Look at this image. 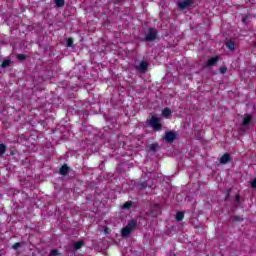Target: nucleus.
<instances>
[{
	"label": "nucleus",
	"mask_w": 256,
	"mask_h": 256,
	"mask_svg": "<svg viewBox=\"0 0 256 256\" xmlns=\"http://www.w3.org/2000/svg\"><path fill=\"white\" fill-rule=\"evenodd\" d=\"M175 139H177V132L173 130L166 131L163 136V140L166 141V143H173Z\"/></svg>",
	"instance_id": "nucleus-4"
},
{
	"label": "nucleus",
	"mask_w": 256,
	"mask_h": 256,
	"mask_svg": "<svg viewBox=\"0 0 256 256\" xmlns=\"http://www.w3.org/2000/svg\"><path fill=\"white\" fill-rule=\"evenodd\" d=\"M253 123V115L251 114H244V118L242 120V126H244L246 129H249V125Z\"/></svg>",
	"instance_id": "nucleus-5"
},
{
	"label": "nucleus",
	"mask_w": 256,
	"mask_h": 256,
	"mask_svg": "<svg viewBox=\"0 0 256 256\" xmlns=\"http://www.w3.org/2000/svg\"><path fill=\"white\" fill-rule=\"evenodd\" d=\"M159 39V31H157L154 27L148 28L145 32L144 37L141 38L142 43H153Z\"/></svg>",
	"instance_id": "nucleus-1"
},
{
	"label": "nucleus",
	"mask_w": 256,
	"mask_h": 256,
	"mask_svg": "<svg viewBox=\"0 0 256 256\" xmlns=\"http://www.w3.org/2000/svg\"><path fill=\"white\" fill-rule=\"evenodd\" d=\"M191 5H193V0H184L178 3V7L181 10L187 9V7H191Z\"/></svg>",
	"instance_id": "nucleus-8"
},
{
	"label": "nucleus",
	"mask_w": 256,
	"mask_h": 256,
	"mask_svg": "<svg viewBox=\"0 0 256 256\" xmlns=\"http://www.w3.org/2000/svg\"><path fill=\"white\" fill-rule=\"evenodd\" d=\"M7 152V145H5L4 143L0 144V157H3V155H5V153Z\"/></svg>",
	"instance_id": "nucleus-16"
},
{
	"label": "nucleus",
	"mask_w": 256,
	"mask_h": 256,
	"mask_svg": "<svg viewBox=\"0 0 256 256\" xmlns=\"http://www.w3.org/2000/svg\"><path fill=\"white\" fill-rule=\"evenodd\" d=\"M148 185L149 184L147 183V181H143V180H140V182L138 183L139 189H147Z\"/></svg>",
	"instance_id": "nucleus-19"
},
{
	"label": "nucleus",
	"mask_w": 256,
	"mask_h": 256,
	"mask_svg": "<svg viewBox=\"0 0 256 256\" xmlns=\"http://www.w3.org/2000/svg\"><path fill=\"white\" fill-rule=\"evenodd\" d=\"M54 3L58 8L65 7V0H54Z\"/></svg>",
	"instance_id": "nucleus-18"
},
{
	"label": "nucleus",
	"mask_w": 256,
	"mask_h": 256,
	"mask_svg": "<svg viewBox=\"0 0 256 256\" xmlns=\"http://www.w3.org/2000/svg\"><path fill=\"white\" fill-rule=\"evenodd\" d=\"M219 73H221L222 75H225V73H227V68H226V66L220 67Z\"/></svg>",
	"instance_id": "nucleus-23"
},
{
	"label": "nucleus",
	"mask_w": 256,
	"mask_h": 256,
	"mask_svg": "<svg viewBox=\"0 0 256 256\" xmlns=\"http://www.w3.org/2000/svg\"><path fill=\"white\" fill-rule=\"evenodd\" d=\"M234 201H235L236 203H239V202L241 201V196H240L239 194H237V195L235 196V198H234Z\"/></svg>",
	"instance_id": "nucleus-27"
},
{
	"label": "nucleus",
	"mask_w": 256,
	"mask_h": 256,
	"mask_svg": "<svg viewBox=\"0 0 256 256\" xmlns=\"http://www.w3.org/2000/svg\"><path fill=\"white\" fill-rule=\"evenodd\" d=\"M84 242L83 240L77 241L74 243V249L75 251H79V249H81V247H83Z\"/></svg>",
	"instance_id": "nucleus-17"
},
{
	"label": "nucleus",
	"mask_w": 256,
	"mask_h": 256,
	"mask_svg": "<svg viewBox=\"0 0 256 256\" xmlns=\"http://www.w3.org/2000/svg\"><path fill=\"white\" fill-rule=\"evenodd\" d=\"M11 155H13V152H11Z\"/></svg>",
	"instance_id": "nucleus-31"
},
{
	"label": "nucleus",
	"mask_w": 256,
	"mask_h": 256,
	"mask_svg": "<svg viewBox=\"0 0 256 256\" xmlns=\"http://www.w3.org/2000/svg\"><path fill=\"white\" fill-rule=\"evenodd\" d=\"M59 255V251L57 249H53L50 251V256H57Z\"/></svg>",
	"instance_id": "nucleus-24"
},
{
	"label": "nucleus",
	"mask_w": 256,
	"mask_h": 256,
	"mask_svg": "<svg viewBox=\"0 0 256 256\" xmlns=\"http://www.w3.org/2000/svg\"><path fill=\"white\" fill-rule=\"evenodd\" d=\"M184 218H185V212L180 211V212L176 213L175 219H176V221H178V223L183 221Z\"/></svg>",
	"instance_id": "nucleus-15"
},
{
	"label": "nucleus",
	"mask_w": 256,
	"mask_h": 256,
	"mask_svg": "<svg viewBox=\"0 0 256 256\" xmlns=\"http://www.w3.org/2000/svg\"><path fill=\"white\" fill-rule=\"evenodd\" d=\"M7 67H11V59L4 60L0 65V69H7Z\"/></svg>",
	"instance_id": "nucleus-14"
},
{
	"label": "nucleus",
	"mask_w": 256,
	"mask_h": 256,
	"mask_svg": "<svg viewBox=\"0 0 256 256\" xmlns=\"http://www.w3.org/2000/svg\"><path fill=\"white\" fill-rule=\"evenodd\" d=\"M242 23H247V18L246 17L242 18Z\"/></svg>",
	"instance_id": "nucleus-30"
},
{
	"label": "nucleus",
	"mask_w": 256,
	"mask_h": 256,
	"mask_svg": "<svg viewBox=\"0 0 256 256\" xmlns=\"http://www.w3.org/2000/svg\"><path fill=\"white\" fill-rule=\"evenodd\" d=\"M233 221H234V222H241V221H243V218H241V217H239V216H234V217H233Z\"/></svg>",
	"instance_id": "nucleus-26"
},
{
	"label": "nucleus",
	"mask_w": 256,
	"mask_h": 256,
	"mask_svg": "<svg viewBox=\"0 0 256 256\" xmlns=\"http://www.w3.org/2000/svg\"><path fill=\"white\" fill-rule=\"evenodd\" d=\"M16 58L19 60V61H25V59H27V55L25 54H18L16 56Z\"/></svg>",
	"instance_id": "nucleus-21"
},
{
	"label": "nucleus",
	"mask_w": 256,
	"mask_h": 256,
	"mask_svg": "<svg viewBox=\"0 0 256 256\" xmlns=\"http://www.w3.org/2000/svg\"><path fill=\"white\" fill-rule=\"evenodd\" d=\"M147 124L156 132L163 129V124H161V120L156 115H152L150 119H147Z\"/></svg>",
	"instance_id": "nucleus-3"
},
{
	"label": "nucleus",
	"mask_w": 256,
	"mask_h": 256,
	"mask_svg": "<svg viewBox=\"0 0 256 256\" xmlns=\"http://www.w3.org/2000/svg\"><path fill=\"white\" fill-rule=\"evenodd\" d=\"M221 165H227V163H231V154L225 153L222 157L219 159Z\"/></svg>",
	"instance_id": "nucleus-9"
},
{
	"label": "nucleus",
	"mask_w": 256,
	"mask_h": 256,
	"mask_svg": "<svg viewBox=\"0 0 256 256\" xmlns=\"http://www.w3.org/2000/svg\"><path fill=\"white\" fill-rule=\"evenodd\" d=\"M219 63V56H214L207 60L205 67H215Z\"/></svg>",
	"instance_id": "nucleus-6"
},
{
	"label": "nucleus",
	"mask_w": 256,
	"mask_h": 256,
	"mask_svg": "<svg viewBox=\"0 0 256 256\" xmlns=\"http://www.w3.org/2000/svg\"><path fill=\"white\" fill-rule=\"evenodd\" d=\"M231 195V189H229L228 191H227V194H226V199H229V196Z\"/></svg>",
	"instance_id": "nucleus-29"
},
{
	"label": "nucleus",
	"mask_w": 256,
	"mask_h": 256,
	"mask_svg": "<svg viewBox=\"0 0 256 256\" xmlns=\"http://www.w3.org/2000/svg\"><path fill=\"white\" fill-rule=\"evenodd\" d=\"M173 112L171 111V108L166 107L162 110V117H165V119H169V117H171V114Z\"/></svg>",
	"instance_id": "nucleus-11"
},
{
	"label": "nucleus",
	"mask_w": 256,
	"mask_h": 256,
	"mask_svg": "<svg viewBox=\"0 0 256 256\" xmlns=\"http://www.w3.org/2000/svg\"><path fill=\"white\" fill-rule=\"evenodd\" d=\"M159 149V143L155 142L147 146V151H151L152 153H155Z\"/></svg>",
	"instance_id": "nucleus-12"
},
{
	"label": "nucleus",
	"mask_w": 256,
	"mask_h": 256,
	"mask_svg": "<svg viewBox=\"0 0 256 256\" xmlns=\"http://www.w3.org/2000/svg\"><path fill=\"white\" fill-rule=\"evenodd\" d=\"M67 47H73V38H68L66 41Z\"/></svg>",
	"instance_id": "nucleus-22"
},
{
	"label": "nucleus",
	"mask_w": 256,
	"mask_h": 256,
	"mask_svg": "<svg viewBox=\"0 0 256 256\" xmlns=\"http://www.w3.org/2000/svg\"><path fill=\"white\" fill-rule=\"evenodd\" d=\"M225 47H227L229 51H235V42L233 40H228L225 43Z\"/></svg>",
	"instance_id": "nucleus-13"
},
{
	"label": "nucleus",
	"mask_w": 256,
	"mask_h": 256,
	"mask_svg": "<svg viewBox=\"0 0 256 256\" xmlns=\"http://www.w3.org/2000/svg\"><path fill=\"white\" fill-rule=\"evenodd\" d=\"M19 247H21V243H19V242H16V243H14V244L12 245V249H14V250L19 249Z\"/></svg>",
	"instance_id": "nucleus-25"
},
{
	"label": "nucleus",
	"mask_w": 256,
	"mask_h": 256,
	"mask_svg": "<svg viewBox=\"0 0 256 256\" xmlns=\"http://www.w3.org/2000/svg\"><path fill=\"white\" fill-rule=\"evenodd\" d=\"M69 171H71V168H69L67 164H63L59 169V175H63L65 177L66 175H69Z\"/></svg>",
	"instance_id": "nucleus-10"
},
{
	"label": "nucleus",
	"mask_w": 256,
	"mask_h": 256,
	"mask_svg": "<svg viewBox=\"0 0 256 256\" xmlns=\"http://www.w3.org/2000/svg\"><path fill=\"white\" fill-rule=\"evenodd\" d=\"M136 69L140 73H145V71H147V69H149V64L146 61H141L140 64L136 67Z\"/></svg>",
	"instance_id": "nucleus-7"
},
{
	"label": "nucleus",
	"mask_w": 256,
	"mask_h": 256,
	"mask_svg": "<svg viewBox=\"0 0 256 256\" xmlns=\"http://www.w3.org/2000/svg\"><path fill=\"white\" fill-rule=\"evenodd\" d=\"M131 207H133V202L131 201H127L122 205V209L124 210L131 209Z\"/></svg>",
	"instance_id": "nucleus-20"
},
{
	"label": "nucleus",
	"mask_w": 256,
	"mask_h": 256,
	"mask_svg": "<svg viewBox=\"0 0 256 256\" xmlns=\"http://www.w3.org/2000/svg\"><path fill=\"white\" fill-rule=\"evenodd\" d=\"M252 189H256V178L251 181Z\"/></svg>",
	"instance_id": "nucleus-28"
},
{
	"label": "nucleus",
	"mask_w": 256,
	"mask_h": 256,
	"mask_svg": "<svg viewBox=\"0 0 256 256\" xmlns=\"http://www.w3.org/2000/svg\"><path fill=\"white\" fill-rule=\"evenodd\" d=\"M136 228H137V220L135 219L129 220L127 225L121 230L122 237H129V235H131V233H133V231H135Z\"/></svg>",
	"instance_id": "nucleus-2"
}]
</instances>
